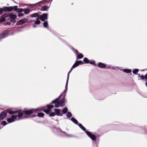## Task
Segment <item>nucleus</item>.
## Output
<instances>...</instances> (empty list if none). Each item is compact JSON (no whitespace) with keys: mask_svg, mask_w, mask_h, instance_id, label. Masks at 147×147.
I'll list each match as a JSON object with an SVG mask.
<instances>
[{"mask_svg":"<svg viewBox=\"0 0 147 147\" xmlns=\"http://www.w3.org/2000/svg\"><path fill=\"white\" fill-rule=\"evenodd\" d=\"M67 90V87L65 86V90L62 94H61L58 98L52 101L51 103L55 104V107L58 108L59 107H63L65 105V97Z\"/></svg>","mask_w":147,"mask_h":147,"instance_id":"obj_1","label":"nucleus"},{"mask_svg":"<svg viewBox=\"0 0 147 147\" xmlns=\"http://www.w3.org/2000/svg\"><path fill=\"white\" fill-rule=\"evenodd\" d=\"M13 10L19 13L23 11L24 9L22 8H18L17 6H3L2 8H0V15L2 14L3 12H10Z\"/></svg>","mask_w":147,"mask_h":147,"instance_id":"obj_2","label":"nucleus"},{"mask_svg":"<svg viewBox=\"0 0 147 147\" xmlns=\"http://www.w3.org/2000/svg\"><path fill=\"white\" fill-rule=\"evenodd\" d=\"M6 14H8V17L10 19V22L13 23H15L16 22V19L17 17L16 15L13 14V13L9 12L7 13Z\"/></svg>","mask_w":147,"mask_h":147,"instance_id":"obj_3","label":"nucleus"},{"mask_svg":"<svg viewBox=\"0 0 147 147\" xmlns=\"http://www.w3.org/2000/svg\"><path fill=\"white\" fill-rule=\"evenodd\" d=\"M10 31L8 30H5L2 31L0 33V40H1L9 35Z\"/></svg>","mask_w":147,"mask_h":147,"instance_id":"obj_4","label":"nucleus"},{"mask_svg":"<svg viewBox=\"0 0 147 147\" xmlns=\"http://www.w3.org/2000/svg\"><path fill=\"white\" fill-rule=\"evenodd\" d=\"M40 111L41 110L39 109H31L30 110L24 111V113L26 115H30L33 112L36 113L37 112Z\"/></svg>","mask_w":147,"mask_h":147,"instance_id":"obj_5","label":"nucleus"},{"mask_svg":"<svg viewBox=\"0 0 147 147\" xmlns=\"http://www.w3.org/2000/svg\"><path fill=\"white\" fill-rule=\"evenodd\" d=\"M86 133L93 141H95L96 140V136L93 134L92 133L89 131L86 132Z\"/></svg>","mask_w":147,"mask_h":147,"instance_id":"obj_6","label":"nucleus"},{"mask_svg":"<svg viewBox=\"0 0 147 147\" xmlns=\"http://www.w3.org/2000/svg\"><path fill=\"white\" fill-rule=\"evenodd\" d=\"M86 133L93 141H95L96 140V136L93 134L92 133L89 131L86 132Z\"/></svg>","mask_w":147,"mask_h":147,"instance_id":"obj_7","label":"nucleus"},{"mask_svg":"<svg viewBox=\"0 0 147 147\" xmlns=\"http://www.w3.org/2000/svg\"><path fill=\"white\" fill-rule=\"evenodd\" d=\"M28 20L25 18H24L17 22L16 24V25H20L23 24L25 23H27L28 22Z\"/></svg>","mask_w":147,"mask_h":147,"instance_id":"obj_8","label":"nucleus"},{"mask_svg":"<svg viewBox=\"0 0 147 147\" xmlns=\"http://www.w3.org/2000/svg\"><path fill=\"white\" fill-rule=\"evenodd\" d=\"M18 116L16 115H12L11 117H10L7 120V121L8 123H10L15 121V119Z\"/></svg>","mask_w":147,"mask_h":147,"instance_id":"obj_9","label":"nucleus"},{"mask_svg":"<svg viewBox=\"0 0 147 147\" xmlns=\"http://www.w3.org/2000/svg\"><path fill=\"white\" fill-rule=\"evenodd\" d=\"M48 14L47 13H44L41 15L39 16L40 20L42 22H44L47 19Z\"/></svg>","mask_w":147,"mask_h":147,"instance_id":"obj_10","label":"nucleus"},{"mask_svg":"<svg viewBox=\"0 0 147 147\" xmlns=\"http://www.w3.org/2000/svg\"><path fill=\"white\" fill-rule=\"evenodd\" d=\"M84 64V63L81 60H79L78 61H76L74 64L73 65L72 67L73 68H75L79 65Z\"/></svg>","mask_w":147,"mask_h":147,"instance_id":"obj_11","label":"nucleus"},{"mask_svg":"<svg viewBox=\"0 0 147 147\" xmlns=\"http://www.w3.org/2000/svg\"><path fill=\"white\" fill-rule=\"evenodd\" d=\"M8 14L6 13L0 17V23L4 22L6 20L5 18L8 17Z\"/></svg>","mask_w":147,"mask_h":147,"instance_id":"obj_12","label":"nucleus"},{"mask_svg":"<svg viewBox=\"0 0 147 147\" xmlns=\"http://www.w3.org/2000/svg\"><path fill=\"white\" fill-rule=\"evenodd\" d=\"M7 116V113L4 112L2 111L0 113V120L3 119Z\"/></svg>","mask_w":147,"mask_h":147,"instance_id":"obj_13","label":"nucleus"},{"mask_svg":"<svg viewBox=\"0 0 147 147\" xmlns=\"http://www.w3.org/2000/svg\"><path fill=\"white\" fill-rule=\"evenodd\" d=\"M55 113L58 116H62L63 114L61 113V110L59 109H54Z\"/></svg>","mask_w":147,"mask_h":147,"instance_id":"obj_14","label":"nucleus"},{"mask_svg":"<svg viewBox=\"0 0 147 147\" xmlns=\"http://www.w3.org/2000/svg\"><path fill=\"white\" fill-rule=\"evenodd\" d=\"M97 66L100 68L105 69V68H106V65L104 63L99 62L98 63Z\"/></svg>","mask_w":147,"mask_h":147,"instance_id":"obj_15","label":"nucleus"},{"mask_svg":"<svg viewBox=\"0 0 147 147\" xmlns=\"http://www.w3.org/2000/svg\"><path fill=\"white\" fill-rule=\"evenodd\" d=\"M74 68H73L72 66L71 67V68L70 70L68 72L67 76V81L66 82V85L65 86L66 87H68V81L69 80V74L71 72V71H72V69Z\"/></svg>","mask_w":147,"mask_h":147,"instance_id":"obj_16","label":"nucleus"},{"mask_svg":"<svg viewBox=\"0 0 147 147\" xmlns=\"http://www.w3.org/2000/svg\"><path fill=\"white\" fill-rule=\"evenodd\" d=\"M39 13H40L41 12H39L38 13H34L33 14H31L30 15V17L32 18H39L40 16V14Z\"/></svg>","mask_w":147,"mask_h":147,"instance_id":"obj_17","label":"nucleus"},{"mask_svg":"<svg viewBox=\"0 0 147 147\" xmlns=\"http://www.w3.org/2000/svg\"><path fill=\"white\" fill-rule=\"evenodd\" d=\"M19 110H16L15 111H13L11 110H7L8 113L9 114H14L19 112Z\"/></svg>","mask_w":147,"mask_h":147,"instance_id":"obj_18","label":"nucleus"},{"mask_svg":"<svg viewBox=\"0 0 147 147\" xmlns=\"http://www.w3.org/2000/svg\"><path fill=\"white\" fill-rule=\"evenodd\" d=\"M49 8V6L45 5L42 7V9H40V11H48Z\"/></svg>","mask_w":147,"mask_h":147,"instance_id":"obj_19","label":"nucleus"},{"mask_svg":"<svg viewBox=\"0 0 147 147\" xmlns=\"http://www.w3.org/2000/svg\"><path fill=\"white\" fill-rule=\"evenodd\" d=\"M121 70L123 71L125 73H131V70L130 69H121Z\"/></svg>","mask_w":147,"mask_h":147,"instance_id":"obj_20","label":"nucleus"},{"mask_svg":"<svg viewBox=\"0 0 147 147\" xmlns=\"http://www.w3.org/2000/svg\"><path fill=\"white\" fill-rule=\"evenodd\" d=\"M70 119L75 124L78 125L79 124L78 121L74 117H72Z\"/></svg>","mask_w":147,"mask_h":147,"instance_id":"obj_21","label":"nucleus"},{"mask_svg":"<svg viewBox=\"0 0 147 147\" xmlns=\"http://www.w3.org/2000/svg\"><path fill=\"white\" fill-rule=\"evenodd\" d=\"M78 126L83 131H84L85 133L87 131L86 130V128L83 126L81 124V123H79V124L78 125Z\"/></svg>","mask_w":147,"mask_h":147,"instance_id":"obj_22","label":"nucleus"},{"mask_svg":"<svg viewBox=\"0 0 147 147\" xmlns=\"http://www.w3.org/2000/svg\"><path fill=\"white\" fill-rule=\"evenodd\" d=\"M43 26L44 27L47 28L48 30H49L48 24L47 21H44L43 23Z\"/></svg>","mask_w":147,"mask_h":147,"instance_id":"obj_23","label":"nucleus"},{"mask_svg":"<svg viewBox=\"0 0 147 147\" xmlns=\"http://www.w3.org/2000/svg\"><path fill=\"white\" fill-rule=\"evenodd\" d=\"M75 53L76 55H78L79 54V52L78 51L74 48L72 47L70 48Z\"/></svg>","mask_w":147,"mask_h":147,"instance_id":"obj_24","label":"nucleus"},{"mask_svg":"<svg viewBox=\"0 0 147 147\" xmlns=\"http://www.w3.org/2000/svg\"><path fill=\"white\" fill-rule=\"evenodd\" d=\"M68 109L67 107H65L62 109V112L63 114H65L68 112Z\"/></svg>","mask_w":147,"mask_h":147,"instance_id":"obj_25","label":"nucleus"},{"mask_svg":"<svg viewBox=\"0 0 147 147\" xmlns=\"http://www.w3.org/2000/svg\"><path fill=\"white\" fill-rule=\"evenodd\" d=\"M39 20H40L39 18H37L36 19V21H35V24L38 25L40 24L41 23V22Z\"/></svg>","mask_w":147,"mask_h":147,"instance_id":"obj_26","label":"nucleus"},{"mask_svg":"<svg viewBox=\"0 0 147 147\" xmlns=\"http://www.w3.org/2000/svg\"><path fill=\"white\" fill-rule=\"evenodd\" d=\"M23 11L25 14L27 15L30 12V9L28 8H25L24 9Z\"/></svg>","mask_w":147,"mask_h":147,"instance_id":"obj_27","label":"nucleus"},{"mask_svg":"<svg viewBox=\"0 0 147 147\" xmlns=\"http://www.w3.org/2000/svg\"><path fill=\"white\" fill-rule=\"evenodd\" d=\"M66 116L67 119H70V117L72 116V115L71 112H68L66 114Z\"/></svg>","mask_w":147,"mask_h":147,"instance_id":"obj_28","label":"nucleus"},{"mask_svg":"<svg viewBox=\"0 0 147 147\" xmlns=\"http://www.w3.org/2000/svg\"><path fill=\"white\" fill-rule=\"evenodd\" d=\"M76 55L77 56V59H80L84 57L83 55L81 53H80L79 55L78 54Z\"/></svg>","mask_w":147,"mask_h":147,"instance_id":"obj_29","label":"nucleus"},{"mask_svg":"<svg viewBox=\"0 0 147 147\" xmlns=\"http://www.w3.org/2000/svg\"><path fill=\"white\" fill-rule=\"evenodd\" d=\"M83 61L84 63L86 64H88L90 63V60L87 57H84V58Z\"/></svg>","mask_w":147,"mask_h":147,"instance_id":"obj_30","label":"nucleus"},{"mask_svg":"<svg viewBox=\"0 0 147 147\" xmlns=\"http://www.w3.org/2000/svg\"><path fill=\"white\" fill-rule=\"evenodd\" d=\"M40 109L41 110H41L42 111H43V112H44L46 113L47 114H49V113H50V111H51V110H49L48 109L47 110L46 109Z\"/></svg>","mask_w":147,"mask_h":147,"instance_id":"obj_31","label":"nucleus"},{"mask_svg":"<svg viewBox=\"0 0 147 147\" xmlns=\"http://www.w3.org/2000/svg\"><path fill=\"white\" fill-rule=\"evenodd\" d=\"M139 70L138 69H135L132 71L133 73L134 74H136L138 72Z\"/></svg>","mask_w":147,"mask_h":147,"instance_id":"obj_32","label":"nucleus"},{"mask_svg":"<svg viewBox=\"0 0 147 147\" xmlns=\"http://www.w3.org/2000/svg\"><path fill=\"white\" fill-rule=\"evenodd\" d=\"M89 63L92 65L95 66H97V65L95 63V61L94 60H92L91 61H90V63Z\"/></svg>","mask_w":147,"mask_h":147,"instance_id":"obj_33","label":"nucleus"},{"mask_svg":"<svg viewBox=\"0 0 147 147\" xmlns=\"http://www.w3.org/2000/svg\"><path fill=\"white\" fill-rule=\"evenodd\" d=\"M44 113H39L37 114L38 116L39 117H43L44 116Z\"/></svg>","mask_w":147,"mask_h":147,"instance_id":"obj_34","label":"nucleus"},{"mask_svg":"<svg viewBox=\"0 0 147 147\" xmlns=\"http://www.w3.org/2000/svg\"><path fill=\"white\" fill-rule=\"evenodd\" d=\"M20 111L18 113V117L20 118L22 117L23 115V113L21 112H20V111H21V110H19Z\"/></svg>","mask_w":147,"mask_h":147,"instance_id":"obj_35","label":"nucleus"},{"mask_svg":"<svg viewBox=\"0 0 147 147\" xmlns=\"http://www.w3.org/2000/svg\"><path fill=\"white\" fill-rule=\"evenodd\" d=\"M53 105H47V108L48 110H50L51 109H52L53 107Z\"/></svg>","mask_w":147,"mask_h":147,"instance_id":"obj_36","label":"nucleus"},{"mask_svg":"<svg viewBox=\"0 0 147 147\" xmlns=\"http://www.w3.org/2000/svg\"><path fill=\"white\" fill-rule=\"evenodd\" d=\"M7 123L6 121H3L2 122H1V125H3V126L7 125Z\"/></svg>","mask_w":147,"mask_h":147,"instance_id":"obj_37","label":"nucleus"},{"mask_svg":"<svg viewBox=\"0 0 147 147\" xmlns=\"http://www.w3.org/2000/svg\"><path fill=\"white\" fill-rule=\"evenodd\" d=\"M55 115V113L54 112H52L50 113L49 114V116L51 117H53Z\"/></svg>","mask_w":147,"mask_h":147,"instance_id":"obj_38","label":"nucleus"},{"mask_svg":"<svg viewBox=\"0 0 147 147\" xmlns=\"http://www.w3.org/2000/svg\"><path fill=\"white\" fill-rule=\"evenodd\" d=\"M10 22H5L4 23L3 25L4 26H6L7 25H10L11 24V23Z\"/></svg>","mask_w":147,"mask_h":147,"instance_id":"obj_39","label":"nucleus"},{"mask_svg":"<svg viewBox=\"0 0 147 147\" xmlns=\"http://www.w3.org/2000/svg\"><path fill=\"white\" fill-rule=\"evenodd\" d=\"M18 16L19 17H21V16H24V15L23 13H19L18 14Z\"/></svg>","mask_w":147,"mask_h":147,"instance_id":"obj_40","label":"nucleus"},{"mask_svg":"<svg viewBox=\"0 0 147 147\" xmlns=\"http://www.w3.org/2000/svg\"><path fill=\"white\" fill-rule=\"evenodd\" d=\"M140 78L142 80H144L145 79L144 76L143 75H141L140 76Z\"/></svg>","mask_w":147,"mask_h":147,"instance_id":"obj_41","label":"nucleus"},{"mask_svg":"<svg viewBox=\"0 0 147 147\" xmlns=\"http://www.w3.org/2000/svg\"><path fill=\"white\" fill-rule=\"evenodd\" d=\"M52 1H53V0H47V1H46V2L48 3L50 1V4H49V5H50L51 4V2Z\"/></svg>","mask_w":147,"mask_h":147,"instance_id":"obj_42","label":"nucleus"},{"mask_svg":"<svg viewBox=\"0 0 147 147\" xmlns=\"http://www.w3.org/2000/svg\"><path fill=\"white\" fill-rule=\"evenodd\" d=\"M63 42L66 45H68V43L65 40H63Z\"/></svg>","mask_w":147,"mask_h":147,"instance_id":"obj_43","label":"nucleus"},{"mask_svg":"<svg viewBox=\"0 0 147 147\" xmlns=\"http://www.w3.org/2000/svg\"><path fill=\"white\" fill-rule=\"evenodd\" d=\"M145 79L147 80V73L146 74L145 76H144Z\"/></svg>","mask_w":147,"mask_h":147,"instance_id":"obj_44","label":"nucleus"},{"mask_svg":"<svg viewBox=\"0 0 147 147\" xmlns=\"http://www.w3.org/2000/svg\"><path fill=\"white\" fill-rule=\"evenodd\" d=\"M67 136L69 137H74L75 136L73 135H69L68 134L67 135Z\"/></svg>","mask_w":147,"mask_h":147,"instance_id":"obj_45","label":"nucleus"},{"mask_svg":"<svg viewBox=\"0 0 147 147\" xmlns=\"http://www.w3.org/2000/svg\"><path fill=\"white\" fill-rule=\"evenodd\" d=\"M111 68V67L110 66H106V68H105V69H107V68L109 69V68Z\"/></svg>","mask_w":147,"mask_h":147,"instance_id":"obj_46","label":"nucleus"},{"mask_svg":"<svg viewBox=\"0 0 147 147\" xmlns=\"http://www.w3.org/2000/svg\"><path fill=\"white\" fill-rule=\"evenodd\" d=\"M62 133H63L64 134H66V132H65V131H62V130H61V131Z\"/></svg>","mask_w":147,"mask_h":147,"instance_id":"obj_47","label":"nucleus"},{"mask_svg":"<svg viewBox=\"0 0 147 147\" xmlns=\"http://www.w3.org/2000/svg\"><path fill=\"white\" fill-rule=\"evenodd\" d=\"M33 26L34 28H36V26L35 25H33Z\"/></svg>","mask_w":147,"mask_h":147,"instance_id":"obj_48","label":"nucleus"},{"mask_svg":"<svg viewBox=\"0 0 147 147\" xmlns=\"http://www.w3.org/2000/svg\"><path fill=\"white\" fill-rule=\"evenodd\" d=\"M58 129H59L60 130V131H61V129L60 128H57V130H58Z\"/></svg>","mask_w":147,"mask_h":147,"instance_id":"obj_49","label":"nucleus"},{"mask_svg":"<svg viewBox=\"0 0 147 147\" xmlns=\"http://www.w3.org/2000/svg\"><path fill=\"white\" fill-rule=\"evenodd\" d=\"M3 126H1V125H0V129H1Z\"/></svg>","mask_w":147,"mask_h":147,"instance_id":"obj_50","label":"nucleus"},{"mask_svg":"<svg viewBox=\"0 0 147 147\" xmlns=\"http://www.w3.org/2000/svg\"><path fill=\"white\" fill-rule=\"evenodd\" d=\"M12 1H13V2H14V3H17L14 0H11Z\"/></svg>","mask_w":147,"mask_h":147,"instance_id":"obj_51","label":"nucleus"},{"mask_svg":"<svg viewBox=\"0 0 147 147\" xmlns=\"http://www.w3.org/2000/svg\"><path fill=\"white\" fill-rule=\"evenodd\" d=\"M146 86L147 87V82L145 83Z\"/></svg>","mask_w":147,"mask_h":147,"instance_id":"obj_52","label":"nucleus"},{"mask_svg":"<svg viewBox=\"0 0 147 147\" xmlns=\"http://www.w3.org/2000/svg\"><path fill=\"white\" fill-rule=\"evenodd\" d=\"M55 120L56 121H57V122L58 121V120L57 119H55Z\"/></svg>","mask_w":147,"mask_h":147,"instance_id":"obj_53","label":"nucleus"},{"mask_svg":"<svg viewBox=\"0 0 147 147\" xmlns=\"http://www.w3.org/2000/svg\"><path fill=\"white\" fill-rule=\"evenodd\" d=\"M141 71H144L145 70V69H142V70H140Z\"/></svg>","mask_w":147,"mask_h":147,"instance_id":"obj_54","label":"nucleus"},{"mask_svg":"<svg viewBox=\"0 0 147 147\" xmlns=\"http://www.w3.org/2000/svg\"><path fill=\"white\" fill-rule=\"evenodd\" d=\"M112 69H115L114 67H112Z\"/></svg>","mask_w":147,"mask_h":147,"instance_id":"obj_55","label":"nucleus"},{"mask_svg":"<svg viewBox=\"0 0 147 147\" xmlns=\"http://www.w3.org/2000/svg\"><path fill=\"white\" fill-rule=\"evenodd\" d=\"M140 74H138V77L140 78Z\"/></svg>","mask_w":147,"mask_h":147,"instance_id":"obj_56","label":"nucleus"},{"mask_svg":"<svg viewBox=\"0 0 147 147\" xmlns=\"http://www.w3.org/2000/svg\"><path fill=\"white\" fill-rule=\"evenodd\" d=\"M57 124L58 125H59V122H57Z\"/></svg>","mask_w":147,"mask_h":147,"instance_id":"obj_57","label":"nucleus"},{"mask_svg":"<svg viewBox=\"0 0 147 147\" xmlns=\"http://www.w3.org/2000/svg\"><path fill=\"white\" fill-rule=\"evenodd\" d=\"M1 120H0V125H1Z\"/></svg>","mask_w":147,"mask_h":147,"instance_id":"obj_58","label":"nucleus"}]
</instances>
